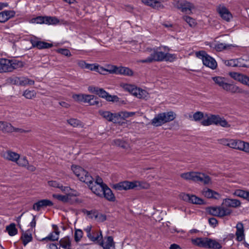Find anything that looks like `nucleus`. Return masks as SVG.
Segmentation results:
<instances>
[{
  "instance_id": "nucleus-1",
  "label": "nucleus",
  "mask_w": 249,
  "mask_h": 249,
  "mask_svg": "<svg viewBox=\"0 0 249 249\" xmlns=\"http://www.w3.org/2000/svg\"><path fill=\"white\" fill-rule=\"evenodd\" d=\"M206 119H203L201 122V124L204 126H209L212 124L220 125L223 127H230L231 124L223 117H220L218 115H208L206 114L204 116Z\"/></svg>"
},
{
  "instance_id": "nucleus-2",
  "label": "nucleus",
  "mask_w": 249,
  "mask_h": 249,
  "mask_svg": "<svg viewBox=\"0 0 249 249\" xmlns=\"http://www.w3.org/2000/svg\"><path fill=\"white\" fill-rule=\"evenodd\" d=\"M113 187L116 190L121 191L133 189L135 188L138 189H148L149 187V184L145 181H124L114 184Z\"/></svg>"
},
{
  "instance_id": "nucleus-3",
  "label": "nucleus",
  "mask_w": 249,
  "mask_h": 249,
  "mask_svg": "<svg viewBox=\"0 0 249 249\" xmlns=\"http://www.w3.org/2000/svg\"><path fill=\"white\" fill-rule=\"evenodd\" d=\"M212 79L215 84L224 90L231 93H241L242 89L238 86L231 83H229L227 80L223 77H213Z\"/></svg>"
},
{
  "instance_id": "nucleus-4",
  "label": "nucleus",
  "mask_w": 249,
  "mask_h": 249,
  "mask_svg": "<svg viewBox=\"0 0 249 249\" xmlns=\"http://www.w3.org/2000/svg\"><path fill=\"white\" fill-rule=\"evenodd\" d=\"M176 114L173 111L162 112L156 115L151 120V124L158 127L174 120Z\"/></svg>"
},
{
  "instance_id": "nucleus-5",
  "label": "nucleus",
  "mask_w": 249,
  "mask_h": 249,
  "mask_svg": "<svg viewBox=\"0 0 249 249\" xmlns=\"http://www.w3.org/2000/svg\"><path fill=\"white\" fill-rule=\"evenodd\" d=\"M160 50H161V47H158L154 48H147L146 51L151 53L150 56L146 59L140 60L139 62L142 63H150L156 61H163L164 53L160 51Z\"/></svg>"
},
{
  "instance_id": "nucleus-6",
  "label": "nucleus",
  "mask_w": 249,
  "mask_h": 249,
  "mask_svg": "<svg viewBox=\"0 0 249 249\" xmlns=\"http://www.w3.org/2000/svg\"><path fill=\"white\" fill-rule=\"evenodd\" d=\"M121 86L124 90L128 91L138 98L145 99L148 97V93L146 90L138 88L134 85L128 84H122Z\"/></svg>"
},
{
  "instance_id": "nucleus-7",
  "label": "nucleus",
  "mask_w": 249,
  "mask_h": 249,
  "mask_svg": "<svg viewBox=\"0 0 249 249\" xmlns=\"http://www.w3.org/2000/svg\"><path fill=\"white\" fill-rule=\"evenodd\" d=\"M71 169L80 181L86 184L91 183L93 180L92 177L83 168L78 166L72 165Z\"/></svg>"
},
{
  "instance_id": "nucleus-8",
  "label": "nucleus",
  "mask_w": 249,
  "mask_h": 249,
  "mask_svg": "<svg viewBox=\"0 0 249 249\" xmlns=\"http://www.w3.org/2000/svg\"><path fill=\"white\" fill-rule=\"evenodd\" d=\"M197 57L202 59L203 64L213 69H215L217 67L216 61L211 56L206 53L205 51H201L196 53Z\"/></svg>"
},
{
  "instance_id": "nucleus-9",
  "label": "nucleus",
  "mask_w": 249,
  "mask_h": 249,
  "mask_svg": "<svg viewBox=\"0 0 249 249\" xmlns=\"http://www.w3.org/2000/svg\"><path fill=\"white\" fill-rule=\"evenodd\" d=\"M108 71L110 73H114L118 74H123L127 76H131L133 74L131 70L128 68L124 67H117L115 66H111L110 69Z\"/></svg>"
},
{
  "instance_id": "nucleus-10",
  "label": "nucleus",
  "mask_w": 249,
  "mask_h": 249,
  "mask_svg": "<svg viewBox=\"0 0 249 249\" xmlns=\"http://www.w3.org/2000/svg\"><path fill=\"white\" fill-rule=\"evenodd\" d=\"M216 10L221 18L227 21H229L232 17L231 12L224 4L218 5L216 7Z\"/></svg>"
},
{
  "instance_id": "nucleus-11",
  "label": "nucleus",
  "mask_w": 249,
  "mask_h": 249,
  "mask_svg": "<svg viewBox=\"0 0 249 249\" xmlns=\"http://www.w3.org/2000/svg\"><path fill=\"white\" fill-rule=\"evenodd\" d=\"M99 114L109 122L117 123L120 121V115L118 113H112L107 111L100 110Z\"/></svg>"
},
{
  "instance_id": "nucleus-12",
  "label": "nucleus",
  "mask_w": 249,
  "mask_h": 249,
  "mask_svg": "<svg viewBox=\"0 0 249 249\" xmlns=\"http://www.w3.org/2000/svg\"><path fill=\"white\" fill-rule=\"evenodd\" d=\"M0 156L7 160L14 162H17L20 158V155L10 150L2 151Z\"/></svg>"
},
{
  "instance_id": "nucleus-13",
  "label": "nucleus",
  "mask_w": 249,
  "mask_h": 249,
  "mask_svg": "<svg viewBox=\"0 0 249 249\" xmlns=\"http://www.w3.org/2000/svg\"><path fill=\"white\" fill-rule=\"evenodd\" d=\"M98 242L104 249H115V243L111 236L105 237L104 241L102 239Z\"/></svg>"
},
{
  "instance_id": "nucleus-14",
  "label": "nucleus",
  "mask_w": 249,
  "mask_h": 249,
  "mask_svg": "<svg viewBox=\"0 0 249 249\" xmlns=\"http://www.w3.org/2000/svg\"><path fill=\"white\" fill-rule=\"evenodd\" d=\"M229 75L234 80L249 86V77L236 72H231Z\"/></svg>"
},
{
  "instance_id": "nucleus-15",
  "label": "nucleus",
  "mask_w": 249,
  "mask_h": 249,
  "mask_svg": "<svg viewBox=\"0 0 249 249\" xmlns=\"http://www.w3.org/2000/svg\"><path fill=\"white\" fill-rule=\"evenodd\" d=\"M87 184L94 194L100 197L103 196V193L107 185L93 184V180L91 183Z\"/></svg>"
},
{
  "instance_id": "nucleus-16",
  "label": "nucleus",
  "mask_w": 249,
  "mask_h": 249,
  "mask_svg": "<svg viewBox=\"0 0 249 249\" xmlns=\"http://www.w3.org/2000/svg\"><path fill=\"white\" fill-rule=\"evenodd\" d=\"M222 205L227 207L236 208L240 207L241 202L237 199L227 198L223 200Z\"/></svg>"
},
{
  "instance_id": "nucleus-17",
  "label": "nucleus",
  "mask_w": 249,
  "mask_h": 249,
  "mask_svg": "<svg viewBox=\"0 0 249 249\" xmlns=\"http://www.w3.org/2000/svg\"><path fill=\"white\" fill-rule=\"evenodd\" d=\"M53 205V203L51 200L49 199H42L34 204L33 209L36 211H39L41 208Z\"/></svg>"
},
{
  "instance_id": "nucleus-18",
  "label": "nucleus",
  "mask_w": 249,
  "mask_h": 249,
  "mask_svg": "<svg viewBox=\"0 0 249 249\" xmlns=\"http://www.w3.org/2000/svg\"><path fill=\"white\" fill-rule=\"evenodd\" d=\"M16 12L13 10H4L0 12V23H5L14 17Z\"/></svg>"
},
{
  "instance_id": "nucleus-19",
  "label": "nucleus",
  "mask_w": 249,
  "mask_h": 249,
  "mask_svg": "<svg viewBox=\"0 0 249 249\" xmlns=\"http://www.w3.org/2000/svg\"><path fill=\"white\" fill-rule=\"evenodd\" d=\"M181 196L184 200L188 201L193 204H202L203 203V200L197 197L195 195L184 194H182Z\"/></svg>"
},
{
  "instance_id": "nucleus-20",
  "label": "nucleus",
  "mask_w": 249,
  "mask_h": 249,
  "mask_svg": "<svg viewBox=\"0 0 249 249\" xmlns=\"http://www.w3.org/2000/svg\"><path fill=\"white\" fill-rule=\"evenodd\" d=\"M202 195L208 198L218 199L220 195L217 192L208 188H205L202 191Z\"/></svg>"
},
{
  "instance_id": "nucleus-21",
  "label": "nucleus",
  "mask_w": 249,
  "mask_h": 249,
  "mask_svg": "<svg viewBox=\"0 0 249 249\" xmlns=\"http://www.w3.org/2000/svg\"><path fill=\"white\" fill-rule=\"evenodd\" d=\"M176 6L183 13L187 14H190L192 13V5L190 2L186 1L178 2L176 4Z\"/></svg>"
},
{
  "instance_id": "nucleus-22",
  "label": "nucleus",
  "mask_w": 249,
  "mask_h": 249,
  "mask_svg": "<svg viewBox=\"0 0 249 249\" xmlns=\"http://www.w3.org/2000/svg\"><path fill=\"white\" fill-rule=\"evenodd\" d=\"M31 43L32 46L38 49H43L51 48L53 44L44 41H38L36 39H31Z\"/></svg>"
},
{
  "instance_id": "nucleus-23",
  "label": "nucleus",
  "mask_w": 249,
  "mask_h": 249,
  "mask_svg": "<svg viewBox=\"0 0 249 249\" xmlns=\"http://www.w3.org/2000/svg\"><path fill=\"white\" fill-rule=\"evenodd\" d=\"M236 231L235 235L236 240L238 241H242L245 238V233L243 224L241 222H238L236 226Z\"/></svg>"
},
{
  "instance_id": "nucleus-24",
  "label": "nucleus",
  "mask_w": 249,
  "mask_h": 249,
  "mask_svg": "<svg viewBox=\"0 0 249 249\" xmlns=\"http://www.w3.org/2000/svg\"><path fill=\"white\" fill-rule=\"evenodd\" d=\"M53 227L54 231L50 233L47 237L43 238L42 239V241L46 240L53 241L58 240L60 231H59L58 228L56 225H53Z\"/></svg>"
},
{
  "instance_id": "nucleus-25",
  "label": "nucleus",
  "mask_w": 249,
  "mask_h": 249,
  "mask_svg": "<svg viewBox=\"0 0 249 249\" xmlns=\"http://www.w3.org/2000/svg\"><path fill=\"white\" fill-rule=\"evenodd\" d=\"M9 59L0 58V73L10 72Z\"/></svg>"
},
{
  "instance_id": "nucleus-26",
  "label": "nucleus",
  "mask_w": 249,
  "mask_h": 249,
  "mask_svg": "<svg viewBox=\"0 0 249 249\" xmlns=\"http://www.w3.org/2000/svg\"><path fill=\"white\" fill-rule=\"evenodd\" d=\"M206 248L209 249H221L222 245L214 239L207 238Z\"/></svg>"
},
{
  "instance_id": "nucleus-27",
  "label": "nucleus",
  "mask_w": 249,
  "mask_h": 249,
  "mask_svg": "<svg viewBox=\"0 0 249 249\" xmlns=\"http://www.w3.org/2000/svg\"><path fill=\"white\" fill-rule=\"evenodd\" d=\"M10 72L23 67V63L17 59H9Z\"/></svg>"
},
{
  "instance_id": "nucleus-28",
  "label": "nucleus",
  "mask_w": 249,
  "mask_h": 249,
  "mask_svg": "<svg viewBox=\"0 0 249 249\" xmlns=\"http://www.w3.org/2000/svg\"><path fill=\"white\" fill-rule=\"evenodd\" d=\"M97 95H98L102 98H105L107 100L109 101L114 102L118 98L116 96H111L109 95V94L105 90L100 88L99 89Z\"/></svg>"
},
{
  "instance_id": "nucleus-29",
  "label": "nucleus",
  "mask_w": 249,
  "mask_h": 249,
  "mask_svg": "<svg viewBox=\"0 0 249 249\" xmlns=\"http://www.w3.org/2000/svg\"><path fill=\"white\" fill-rule=\"evenodd\" d=\"M59 249H71V240L69 237H65L59 241Z\"/></svg>"
},
{
  "instance_id": "nucleus-30",
  "label": "nucleus",
  "mask_w": 249,
  "mask_h": 249,
  "mask_svg": "<svg viewBox=\"0 0 249 249\" xmlns=\"http://www.w3.org/2000/svg\"><path fill=\"white\" fill-rule=\"evenodd\" d=\"M245 144V142L237 140V139H231L230 148L242 151L243 150V147Z\"/></svg>"
},
{
  "instance_id": "nucleus-31",
  "label": "nucleus",
  "mask_w": 249,
  "mask_h": 249,
  "mask_svg": "<svg viewBox=\"0 0 249 249\" xmlns=\"http://www.w3.org/2000/svg\"><path fill=\"white\" fill-rule=\"evenodd\" d=\"M103 196L110 201H114L115 197L111 189L106 185L103 193Z\"/></svg>"
},
{
  "instance_id": "nucleus-32",
  "label": "nucleus",
  "mask_w": 249,
  "mask_h": 249,
  "mask_svg": "<svg viewBox=\"0 0 249 249\" xmlns=\"http://www.w3.org/2000/svg\"><path fill=\"white\" fill-rule=\"evenodd\" d=\"M242 59H234L226 60L225 64L226 66L231 67H246V65L241 63Z\"/></svg>"
},
{
  "instance_id": "nucleus-33",
  "label": "nucleus",
  "mask_w": 249,
  "mask_h": 249,
  "mask_svg": "<svg viewBox=\"0 0 249 249\" xmlns=\"http://www.w3.org/2000/svg\"><path fill=\"white\" fill-rule=\"evenodd\" d=\"M196 182H200L207 185L212 183L211 178L209 176L201 173L198 172Z\"/></svg>"
},
{
  "instance_id": "nucleus-34",
  "label": "nucleus",
  "mask_w": 249,
  "mask_h": 249,
  "mask_svg": "<svg viewBox=\"0 0 249 249\" xmlns=\"http://www.w3.org/2000/svg\"><path fill=\"white\" fill-rule=\"evenodd\" d=\"M142 2L147 6H151V7L155 9H159L160 7H163L160 2L159 1L155 0H142Z\"/></svg>"
},
{
  "instance_id": "nucleus-35",
  "label": "nucleus",
  "mask_w": 249,
  "mask_h": 249,
  "mask_svg": "<svg viewBox=\"0 0 249 249\" xmlns=\"http://www.w3.org/2000/svg\"><path fill=\"white\" fill-rule=\"evenodd\" d=\"M198 172H190L180 175V177L185 180H191L196 182Z\"/></svg>"
},
{
  "instance_id": "nucleus-36",
  "label": "nucleus",
  "mask_w": 249,
  "mask_h": 249,
  "mask_svg": "<svg viewBox=\"0 0 249 249\" xmlns=\"http://www.w3.org/2000/svg\"><path fill=\"white\" fill-rule=\"evenodd\" d=\"M82 102L88 103L90 106L97 105L99 104V102L96 100V98L92 95L85 94Z\"/></svg>"
},
{
  "instance_id": "nucleus-37",
  "label": "nucleus",
  "mask_w": 249,
  "mask_h": 249,
  "mask_svg": "<svg viewBox=\"0 0 249 249\" xmlns=\"http://www.w3.org/2000/svg\"><path fill=\"white\" fill-rule=\"evenodd\" d=\"M0 130L4 133H12L14 132V126L10 123L2 121Z\"/></svg>"
},
{
  "instance_id": "nucleus-38",
  "label": "nucleus",
  "mask_w": 249,
  "mask_h": 249,
  "mask_svg": "<svg viewBox=\"0 0 249 249\" xmlns=\"http://www.w3.org/2000/svg\"><path fill=\"white\" fill-rule=\"evenodd\" d=\"M207 237L196 238L192 239V243L198 247L206 248Z\"/></svg>"
},
{
  "instance_id": "nucleus-39",
  "label": "nucleus",
  "mask_w": 249,
  "mask_h": 249,
  "mask_svg": "<svg viewBox=\"0 0 249 249\" xmlns=\"http://www.w3.org/2000/svg\"><path fill=\"white\" fill-rule=\"evenodd\" d=\"M53 198H55L58 200L66 203L69 202L70 198L71 196V195L70 194H67L66 195L53 194Z\"/></svg>"
},
{
  "instance_id": "nucleus-40",
  "label": "nucleus",
  "mask_w": 249,
  "mask_h": 249,
  "mask_svg": "<svg viewBox=\"0 0 249 249\" xmlns=\"http://www.w3.org/2000/svg\"><path fill=\"white\" fill-rule=\"evenodd\" d=\"M232 213V210L222 205L219 207V217H224L230 215Z\"/></svg>"
},
{
  "instance_id": "nucleus-41",
  "label": "nucleus",
  "mask_w": 249,
  "mask_h": 249,
  "mask_svg": "<svg viewBox=\"0 0 249 249\" xmlns=\"http://www.w3.org/2000/svg\"><path fill=\"white\" fill-rule=\"evenodd\" d=\"M204 117V114L201 111H197L195 112L193 116L189 115V119L191 120H193L195 122H198L202 120Z\"/></svg>"
},
{
  "instance_id": "nucleus-42",
  "label": "nucleus",
  "mask_w": 249,
  "mask_h": 249,
  "mask_svg": "<svg viewBox=\"0 0 249 249\" xmlns=\"http://www.w3.org/2000/svg\"><path fill=\"white\" fill-rule=\"evenodd\" d=\"M233 46L231 44H226L222 43H218L216 44L215 46V49L218 52L222 51L224 50H227L230 49Z\"/></svg>"
},
{
  "instance_id": "nucleus-43",
  "label": "nucleus",
  "mask_w": 249,
  "mask_h": 249,
  "mask_svg": "<svg viewBox=\"0 0 249 249\" xmlns=\"http://www.w3.org/2000/svg\"><path fill=\"white\" fill-rule=\"evenodd\" d=\"M6 230L10 236H14L17 234L18 232V230L16 228V225L14 223H12L9 226H7Z\"/></svg>"
},
{
  "instance_id": "nucleus-44",
  "label": "nucleus",
  "mask_w": 249,
  "mask_h": 249,
  "mask_svg": "<svg viewBox=\"0 0 249 249\" xmlns=\"http://www.w3.org/2000/svg\"><path fill=\"white\" fill-rule=\"evenodd\" d=\"M23 244L26 246L29 242L32 241V234L28 232H24L21 237Z\"/></svg>"
},
{
  "instance_id": "nucleus-45",
  "label": "nucleus",
  "mask_w": 249,
  "mask_h": 249,
  "mask_svg": "<svg viewBox=\"0 0 249 249\" xmlns=\"http://www.w3.org/2000/svg\"><path fill=\"white\" fill-rule=\"evenodd\" d=\"M248 191H246L243 190L236 189L234 191L233 195L246 200L247 196H248Z\"/></svg>"
},
{
  "instance_id": "nucleus-46",
  "label": "nucleus",
  "mask_w": 249,
  "mask_h": 249,
  "mask_svg": "<svg viewBox=\"0 0 249 249\" xmlns=\"http://www.w3.org/2000/svg\"><path fill=\"white\" fill-rule=\"evenodd\" d=\"M35 81L32 79H30L27 77H20V86L33 85Z\"/></svg>"
},
{
  "instance_id": "nucleus-47",
  "label": "nucleus",
  "mask_w": 249,
  "mask_h": 249,
  "mask_svg": "<svg viewBox=\"0 0 249 249\" xmlns=\"http://www.w3.org/2000/svg\"><path fill=\"white\" fill-rule=\"evenodd\" d=\"M87 237L91 241H93V242L97 241L98 242H99L100 240H101L103 238L101 231H100V234L97 233V235L96 236L92 235V233L90 232V233L87 234Z\"/></svg>"
},
{
  "instance_id": "nucleus-48",
  "label": "nucleus",
  "mask_w": 249,
  "mask_h": 249,
  "mask_svg": "<svg viewBox=\"0 0 249 249\" xmlns=\"http://www.w3.org/2000/svg\"><path fill=\"white\" fill-rule=\"evenodd\" d=\"M182 18L191 27H195L196 25L195 19L190 17L185 16L182 17Z\"/></svg>"
},
{
  "instance_id": "nucleus-49",
  "label": "nucleus",
  "mask_w": 249,
  "mask_h": 249,
  "mask_svg": "<svg viewBox=\"0 0 249 249\" xmlns=\"http://www.w3.org/2000/svg\"><path fill=\"white\" fill-rule=\"evenodd\" d=\"M45 24L55 25L59 22V19L55 17L46 16Z\"/></svg>"
},
{
  "instance_id": "nucleus-50",
  "label": "nucleus",
  "mask_w": 249,
  "mask_h": 249,
  "mask_svg": "<svg viewBox=\"0 0 249 249\" xmlns=\"http://www.w3.org/2000/svg\"><path fill=\"white\" fill-rule=\"evenodd\" d=\"M46 16H38L35 18H33L31 19L30 22L32 23L36 24H45Z\"/></svg>"
},
{
  "instance_id": "nucleus-51",
  "label": "nucleus",
  "mask_w": 249,
  "mask_h": 249,
  "mask_svg": "<svg viewBox=\"0 0 249 249\" xmlns=\"http://www.w3.org/2000/svg\"><path fill=\"white\" fill-rule=\"evenodd\" d=\"M36 95V92L35 90H26L23 94V96H24L27 99H32L33 97H35Z\"/></svg>"
},
{
  "instance_id": "nucleus-52",
  "label": "nucleus",
  "mask_w": 249,
  "mask_h": 249,
  "mask_svg": "<svg viewBox=\"0 0 249 249\" xmlns=\"http://www.w3.org/2000/svg\"><path fill=\"white\" fill-rule=\"evenodd\" d=\"M176 58V56L174 54H171L168 53H164L163 61L172 62Z\"/></svg>"
},
{
  "instance_id": "nucleus-53",
  "label": "nucleus",
  "mask_w": 249,
  "mask_h": 249,
  "mask_svg": "<svg viewBox=\"0 0 249 249\" xmlns=\"http://www.w3.org/2000/svg\"><path fill=\"white\" fill-rule=\"evenodd\" d=\"M83 235V231L80 229H77L74 232V240L76 242L80 241Z\"/></svg>"
},
{
  "instance_id": "nucleus-54",
  "label": "nucleus",
  "mask_w": 249,
  "mask_h": 249,
  "mask_svg": "<svg viewBox=\"0 0 249 249\" xmlns=\"http://www.w3.org/2000/svg\"><path fill=\"white\" fill-rule=\"evenodd\" d=\"M16 163L20 166L26 167L28 164V161L26 157H23L21 158H19Z\"/></svg>"
},
{
  "instance_id": "nucleus-55",
  "label": "nucleus",
  "mask_w": 249,
  "mask_h": 249,
  "mask_svg": "<svg viewBox=\"0 0 249 249\" xmlns=\"http://www.w3.org/2000/svg\"><path fill=\"white\" fill-rule=\"evenodd\" d=\"M120 115V119L122 118L124 119L129 117L134 116L135 114L134 112H127V111H122L118 113Z\"/></svg>"
},
{
  "instance_id": "nucleus-56",
  "label": "nucleus",
  "mask_w": 249,
  "mask_h": 249,
  "mask_svg": "<svg viewBox=\"0 0 249 249\" xmlns=\"http://www.w3.org/2000/svg\"><path fill=\"white\" fill-rule=\"evenodd\" d=\"M208 212L210 214L219 217V207H210L208 209Z\"/></svg>"
},
{
  "instance_id": "nucleus-57",
  "label": "nucleus",
  "mask_w": 249,
  "mask_h": 249,
  "mask_svg": "<svg viewBox=\"0 0 249 249\" xmlns=\"http://www.w3.org/2000/svg\"><path fill=\"white\" fill-rule=\"evenodd\" d=\"M112 144L121 147L122 148H125L126 146V143L120 139L114 140L112 142Z\"/></svg>"
},
{
  "instance_id": "nucleus-58",
  "label": "nucleus",
  "mask_w": 249,
  "mask_h": 249,
  "mask_svg": "<svg viewBox=\"0 0 249 249\" xmlns=\"http://www.w3.org/2000/svg\"><path fill=\"white\" fill-rule=\"evenodd\" d=\"M67 122L69 124L73 127H77L81 125V122L76 119H70L67 120Z\"/></svg>"
},
{
  "instance_id": "nucleus-59",
  "label": "nucleus",
  "mask_w": 249,
  "mask_h": 249,
  "mask_svg": "<svg viewBox=\"0 0 249 249\" xmlns=\"http://www.w3.org/2000/svg\"><path fill=\"white\" fill-rule=\"evenodd\" d=\"M219 144L227 146L230 148L231 139L223 138L218 140Z\"/></svg>"
},
{
  "instance_id": "nucleus-60",
  "label": "nucleus",
  "mask_w": 249,
  "mask_h": 249,
  "mask_svg": "<svg viewBox=\"0 0 249 249\" xmlns=\"http://www.w3.org/2000/svg\"><path fill=\"white\" fill-rule=\"evenodd\" d=\"M84 95V94H74L72 95V98L76 102H82Z\"/></svg>"
},
{
  "instance_id": "nucleus-61",
  "label": "nucleus",
  "mask_w": 249,
  "mask_h": 249,
  "mask_svg": "<svg viewBox=\"0 0 249 249\" xmlns=\"http://www.w3.org/2000/svg\"><path fill=\"white\" fill-rule=\"evenodd\" d=\"M9 82L13 85H19L20 84V77H10L8 79Z\"/></svg>"
},
{
  "instance_id": "nucleus-62",
  "label": "nucleus",
  "mask_w": 249,
  "mask_h": 249,
  "mask_svg": "<svg viewBox=\"0 0 249 249\" xmlns=\"http://www.w3.org/2000/svg\"><path fill=\"white\" fill-rule=\"evenodd\" d=\"M57 52L66 56H70L71 55L70 51L67 49H59Z\"/></svg>"
},
{
  "instance_id": "nucleus-63",
  "label": "nucleus",
  "mask_w": 249,
  "mask_h": 249,
  "mask_svg": "<svg viewBox=\"0 0 249 249\" xmlns=\"http://www.w3.org/2000/svg\"><path fill=\"white\" fill-rule=\"evenodd\" d=\"M98 64H88L86 65V69L90 70V71H94L97 69Z\"/></svg>"
},
{
  "instance_id": "nucleus-64",
  "label": "nucleus",
  "mask_w": 249,
  "mask_h": 249,
  "mask_svg": "<svg viewBox=\"0 0 249 249\" xmlns=\"http://www.w3.org/2000/svg\"><path fill=\"white\" fill-rule=\"evenodd\" d=\"M110 69V68L109 69H105L103 67H101L99 65H98L97 69H96L95 71L100 73V74H104L105 71L109 72L108 70H109Z\"/></svg>"
}]
</instances>
